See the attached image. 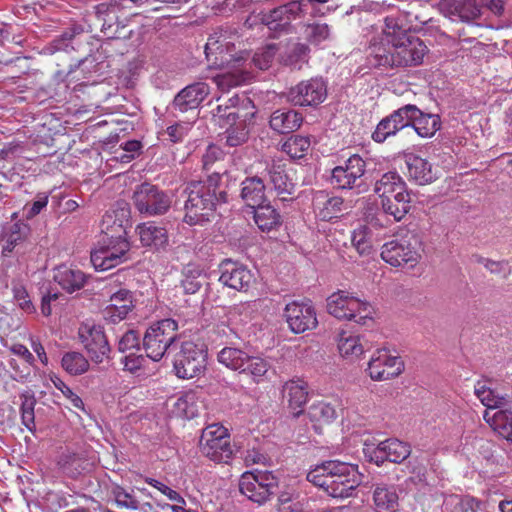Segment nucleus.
<instances>
[{"instance_id": "1", "label": "nucleus", "mask_w": 512, "mask_h": 512, "mask_svg": "<svg viewBox=\"0 0 512 512\" xmlns=\"http://www.w3.org/2000/svg\"><path fill=\"white\" fill-rule=\"evenodd\" d=\"M221 176L213 173L206 180H191L184 184L180 193L183 200V222L190 226L201 225L210 220L217 204L226 203V191H217Z\"/></svg>"}, {"instance_id": "2", "label": "nucleus", "mask_w": 512, "mask_h": 512, "mask_svg": "<svg viewBox=\"0 0 512 512\" xmlns=\"http://www.w3.org/2000/svg\"><path fill=\"white\" fill-rule=\"evenodd\" d=\"M307 480L333 498H347L361 484L362 476L357 466L330 460L310 470Z\"/></svg>"}, {"instance_id": "3", "label": "nucleus", "mask_w": 512, "mask_h": 512, "mask_svg": "<svg viewBox=\"0 0 512 512\" xmlns=\"http://www.w3.org/2000/svg\"><path fill=\"white\" fill-rule=\"evenodd\" d=\"M428 51L420 38L410 37L392 45H369L367 62L371 67L383 69L418 66Z\"/></svg>"}, {"instance_id": "4", "label": "nucleus", "mask_w": 512, "mask_h": 512, "mask_svg": "<svg viewBox=\"0 0 512 512\" xmlns=\"http://www.w3.org/2000/svg\"><path fill=\"white\" fill-rule=\"evenodd\" d=\"M240 37L238 27L233 25L217 27L210 34L205 45V55L209 66L213 68L239 67L246 62L250 56L248 52L234 53Z\"/></svg>"}, {"instance_id": "5", "label": "nucleus", "mask_w": 512, "mask_h": 512, "mask_svg": "<svg viewBox=\"0 0 512 512\" xmlns=\"http://www.w3.org/2000/svg\"><path fill=\"white\" fill-rule=\"evenodd\" d=\"M99 246L91 252V263L98 271L109 270L129 259L130 243L127 234L104 230Z\"/></svg>"}, {"instance_id": "6", "label": "nucleus", "mask_w": 512, "mask_h": 512, "mask_svg": "<svg viewBox=\"0 0 512 512\" xmlns=\"http://www.w3.org/2000/svg\"><path fill=\"white\" fill-rule=\"evenodd\" d=\"M327 310L337 319L353 320L360 325H366L367 321L372 320V306L343 290H338L327 298Z\"/></svg>"}, {"instance_id": "7", "label": "nucleus", "mask_w": 512, "mask_h": 512, "mask_svg": "<svg viewBox=\"0 0 512 512\" xmlns=\"http://www.w3.org/2000/svg\"><path fill=\"white\" fill-rule=\"evenodd\" d=\"M178 323L172 318L162 319L151 325L143 337L147 357L153 361L163 358L177 338Z\"/></svg>"}, {"instance_id": "8", "label": "nucleus", "mask_w": 512, "mask_h": 512, "mask_svg": "<svg viewBox=\"0 0 512 512\" xmlns=\"http://www.w3.org/2000/svg\"><path fill=\"white\" fill-rule=\"evenodd\" d=\"M420 246L418 234L409 232L400 239L385 243L381 249V258L394 267H414L421 257Z\"/></svg>"}, {"instance_id": "9", "label": "nucleus", "mask_w": 512, "mask_h": 512, "mask_svg": "<svg viewBox=\"0 0 512 512\" xmlns=\"http://www.w3.org/2000/svg\"><path fill=\"white\" fill-rule=\"evenodd\" d=\"M199 448L205 457L217 463H228L234 453L228 430L220 424L203 429Z\"/></svg>"}, {"instance_id": "10", "label": "nucleus", "mask_w": 512, "mask_h": 512, "mask_svg": "<svg viewBox=\"0 0 512 512\" xmlns=\"http://www.w3.org/2000/svg\"><path fill=\"white\" fill-rule=\"evenodd\" d=\"M207 351L201 344L184 341L174 355L173 369L178 378L191 379L199 376L206 367Z\"/></svg>"}, {"instance_id": "11", "label": "nucleus", "mask_w": 512, "mask_h": 512, "mask_svg": "<svg viewBox=\"0 0 512 512\" xmlns=\"http://www.w3.org/2000/svg\"><path fill=\"white\" fill-rule=\"evenodd\" d=\"M277 488L278 479L269 471L245 472L239 480L241 494L259 505L267 502Z\"/></svg>"}, {"instance_id": "12", "label": "nucleus", "mask_w": 512, "mask_h": 512, "mask_svg": "<svg viewBox=\"0 0 512 512\" xmlns=\"http://www.w3.org/2000/svg\"><path fill=\"white\" fill-rule=\"evenodd\" d=\"M133 202L138 212L145 216H159L169 211L171 196L156 185L142 183L133 193Z\"/></svg>"}, {"instance_id": "13", "label": "nucleus", "mask_w": 512, "mask_h": 512, "mask_svg": "<svg viewBox=\"0 0 512 512\" xmlns=\"http://www.w3.org/2000/svg\"><path fill=\"white\" fill-rule=\"evenodd\" d=\"M95 16L101 26V32L108 38L130 37L131 32L125 33L129 20L119 1L110 0L98 4L95 7Z\"/></svg>"}, {"instance_id": "14", "label": "nucleus", "mask_w": 512, "mask_h": 512, "mask_svg": "<svg viewBox=\"0 0 512 512\" xmlns=\"http://www.w3.org/2000/svg\"><path fill=\"white\" fill-rule=\"evenodd\" d=\"M78 338L92 362L101 364L110 359L111 346L102 326L82 323L78 329Z\"/></svg>"}, {"instance_id": "15", "label": "nucleus", "mask_w": 512, "mask_h": 512, "mask_svg": "<svg viewBox=\"0 0 512 512\" xmlns=\"http://www.w3.org/2000/svg\"><path fill=\"white\" fill-rule=\"evenodd\" d=\"M327 97V85L321 77L301 81L291 87L286 95L287 101L294 106L315 107Z\"/></svg>"}, {"instance_id": "16", "label": "nucleus", "mask_w": 512, "mask_h": 512, "mask_svg": "<svg viewBox=\"0 0 512 512\" xmlns=\"http://www.w3.org/2000/svg\"><path fill=\"white\" fill-rule=\"evenodd\" d=\"M306 4L304 0H291L269 12L260 14V22L274 32H287L291 21L305 15Z\"/></svg>"}, {"instance_id": "17", "label": "nucleus", "mask_w": 512, "mask_h": 512, "mask_svg": "<svg viewBox=\"0 0 512 512\" xmlns=\"http://www.w3.org/2000/svg\"><path fill=\"white\" fill-rule=\"evenodd\" d=\"M365 171V161L358 154H354L332 169L330 183L337 189L358 188L361 186Z\"/></svg>"}, {"instance_id": "18", "label": "nucleus", "mask_w": 512, "mask_h": 512, "mask_svg": "<svg viewBox=\"0 0 512 512\" xmlns=\"http://www.w3.org/2000/svg\"><path fill=\"white\" fill-rule=\"evenodd\" d=\"M415 109L408 106H401L383 117L376 125L371 134L374 142L382 144L387 139L396 136L400 131L408 128V121L411 119Z\"/></svg>"}, {"instance_id": "19", "label": "nucleus", "mask_w": 512, "mask_h": 512, "mask_svg": "<svg viewBox=\"0 0 512 512\" xmlns=\"http://www.w3.org/2000/svg\"><path fill=\"white\" fill-rule=\"evenodd\" d=\"M283 316L290 330L295 334L316 328V311L310 301H292L285 306Z\"/></svg>"}, {"instance_id": "20", "label": "nucleus", "mask_w": 512, "mask_h": 512, "mask_svg": "<svg viewBox=\"0 0 512 512\" xmlns=\"http://www.w3.org/2000/svg\"><path fill=\"white\" fill-rule=\"evenodd\" d=\"M404 363L399 356L391 355L388 350L380 349L373 353L368 363L371 379L384 381L397 377L402 373Z\"/></svg>"}, {"instance_id": "21", "label": "nucleus", "mask_w": 512, "mask_h": 512, "mask_svg": "<svg viewBox=\"0 0 512 512\" xmlns=\"http://www.w3.org/2000/svg\"><path fill=\"white\" fill-rule=\"evenodd\" d=\"M210 93V87L205 82H195L180 90L171 103L173 112L185 113L196 110Z\"/></svg>"}, {"instance_id": "22", "label": "nucleus", "mask_w": 512, "mask_h": 512, "mask_svg": "<svg viewBox=\"0 0 512 512\" xmlns=\"http://www.w3.org/2000/svg\"><path fill=\"white\" fill-rule=\"evenodd\" d=\"M220 273L219 281L237 291H247L254 281V275L249 269L229 259L220 264Z\"/></svg>"}, {"instance_id": "23", "label": "nucleus", "mask_w": 512, "mask_h": 512, "mask_svg": "<svg viewBox=\"0 0 512 512\" xmlns=\"http://www.w3.org/2000/svg\"><path fill=\"white\" fill-rule=\"evenodd\" d=\"M404 20V18L397 15L386 16L381 36L374 39L370 45H392L401 41H408V38L411 37L408 35L409 32L420 31L419 28L413 27Z\"/></svg>"}, {"instance_id": "24", "label": "nucleus", "mask_w": 512, "mask_h": 512, "mask_svg": "<svg viewBox=\"0 0 512 512\" xmlns=\"http://www.w3.org/2000/svg\"><path fill=\"white\" fill-rule=\"evenodd\" d=\"M264 177L268 179L281 201L293 200L296 185L287 175L284 165L275 162L267 164Z\"/></svg>"}, {"instance_id": "25", "label": "nucleus", "mask_w": 512, "mask_h": 512, "mask_svg": "<svg viewBox=\"0 0 512 512\" xmlns=\"http://www.w3.org/2000/svg\"><path fill=\"white\" fill-rule=\"evenodd\" d=\"M16 216L17 214L13 213L12 220H14ZM29 232V226L23 221L6 222L2 226L0 233V246L2 255L9 256L15 247L27 238Z\"/></svg>"}, {"instance_id": "26", "label": "nucleus", "mask_w": 512, "mask_h": 512, "mask_svg": "<svg viewBox=\"0 0 512 512\" xmlns=\"http://www.w3.org/2000/svg\"><path fill=\"white\" fill-rule=\"evenodd\" d=\"M130 217L131 211L129 204L124 201H119L114 208L108 210L103 216L101 230L127 234V229L131 227Z\"/></svg>"}, {"instance_id": "27", "label": "nucleus", "mask_w": 512, "mask_h": 512, "mask_svg": "<svg viewBox=\"0 0 512 512\" xmlns=\"http://www.w3.org/2000/svg\"><path fill=\"white\" fill-rule=\"evenodd\" d=\"M283 394L288 407L295 417L303 412L309 397V386L303 379H291L283 386Z\"/></svg>"}, {"instance_id": "28", "label": "nucleus", "mask_w": 512, "mask_h": 512, "mask_svg": "<svg viewBox=\"0 0 512 512\" xmlns=\"http://www.w3.org/2000/svg\"><path fill=\"white\" fill-rule=\"evenodd\" d=\"M405 106L415 109L412 112L411 119L408 121V128H412L420 137H432L441 127L439 115L432 113H424L414 104H406Z\"/></svg>"}, {"instance_id": "29", "label": "nucleus", "mask_w": 512, "mask_h": 512, "mask_svg": "<svg viewBox=\"0 0 512 512\" xmlns=\"http://www.w3.org/2000/svg\"><path fill=\"white\" fill-rule=\"evenodd\" d=\"M240 185V198L247 207L253 209L267 202L266 186L262 177H246Z\"/></svg>"}, {"instance_id": "30", "label": "nucleus", "mask_w": 512, "mask_h": 512, "mask_svg": "<svg viewBox=\"0 0 512 512\" xmlns=\"http://www.w3.org/2000/svg\"><path fill=\"white\" fill-rule=\"evenodd\" d=\"M303 123L301 113L292 109H277L269 120L270 128L278 134H289L298 130Z\"/></svg>"}, {"instance_id": "31", "label": "nucleus", "mask_w": 512, "mask_h": 512, "mask_svg": "<svg viewBox=\"0 0 512 512\" xmlns=\"http://www.w3.org/2000/svg\"><path fill=\"white\" fill-rule=\"evenodd\" d=\"M110 301L111 303L103 311L104 319L110 323H117L123 320L133 307L132 294L126 289H121L114 293Z\"/></svg>"}, {"instance_id": "32", "label": "nucleus", "mask_w": 512, "mask_h": 512, "mask_svg": "<svg viewBox=\"0 0 512 512\" xmlns=\"http://www.w3.org/2000/svg\"><path fill=\"white\" fill-rule=\"evenodd\" d=\"M374 192L381 200L409 194L407 185L402 177L394 171H389L375 182Z\"/></svg>"}, {"instance_id": "33", "label": "nucleus", "mask_w": 512, "mask_h": 512, "mask_svg": "<svg viewBox=\"0 0 512 512\" xmlns=\"http://www.w3.org/2000/svg\"><path fill=\"white\" fill-rule=\"evenodd\" d=\"M405 163L409 178L420 185L431 183L437 178L432 164L418 155H406Z\"/></svg>"}, {"instance_id": "34", "label": "nucleus", "mask_w": 512, "mask_h": 512, "mask_svg": "<svg viewBox=\"0 0 512 512\" xmlns=\"http://www.w3.org/2000/svg\"><path fill=\"white\" fill-rule=\"evenodd\" d=\"M140 242L145 247L164 248L168 244V233L164 226L149 221L136 227Z\"/></svg>"}, {"instance_id": "35", "label": "nucleus", "mask_w": 512, "mask_h": 512, "mask_svg": "<svg viewBox=\"0 0 512 512\" xmlns=\"http://www.w3.org/2000/svg\"><path fill=\"white\" fill-rule=\"evenodd\" d=\"M398 494L394 485L376 484L373 490V503L376 512H396Z\"/></svg>"}, {"instance_id": "36", "label": "nucleus", "mask_w": 512, "mask_h": 512, "mask_svg": "<svg viewBox=\"0 0 512 512\" xmlns=\"http://www.w3.org/2000/svg\"><path fill=\"white\" fill-rule=\"evenodd\" d=\"M57 464L61 471L70 478H77L88 469L89 463L82 453L66 450L61 453Z\"/></svg>"}, {"instance_id": "37", "label": "nucleus", "mask_w": 512, "mask_h": 512, "mask_svg": "<svg viewBox=\"0 0 512 512\" xmlns=\"http://www.w3.org/2000/svg\"><path fill=\"white\" fill-rule=\"evenodd\" d=\"M53 278L68 293L81 289L86 282V276L81 270L66 265L59 266Z\"/></svg>"}, {"instance_id": "38", "label": "nucleus", "mask_w": 512, "mask_h": 512, "mask_svg": "<svg viewBox=\"0 0 512 512\" xmlns=\"http://www.w3.org/2000/svg\"><path fill=\"white\" fill-rule=\"evenodd\" d=\"M484 419L494 431L512 443V409H501L493 415L486 411Z\"/></svg>"}, {"instance_id": "39", "label": "nucleus", "mask_w": 512, "mask_h": 512, "mask_svg": "<svg viewBox=\"0 0 512 512\" xmlns=\"http://www.w3.org/2000/svg\"><path fill=\"white\" fill-rule=\"evenodd\" d=\"M252 210L254 213V221L262 231H271L279 227L282 223L280 214L270 203L266 202Z\"/></svg>"}, {"instance_id": "40", "label": "nucleus", "mask_w": 512, "mask_h": 512, "mask_svg": "<svg viewBox=\"0 0 512 512\" xmlns=\"http://www.w3.org/2000/svg\"><path fill=\"white\" fill-rule=\"evenodd\" d=\"M410 194L381 200V208L397 222L401 221L410 210Z\"/></svg>"}, {"instance_id": "41", "label": "nucleus", "mask_w": 512, "mask_h": 512, "mask_svg": "<svg viewBox=\"0 0 512 512\" xmlns=\"http://www.w3.org/2000/svg\"><path fill=\"white\" fill-rule=\"evenodd\" d=\"M217 359L227 368L242 372L246 362L249 361V355L239 348L226 346L218 352Z\"/></svg>"}, {"instance_id": "42", "label": "nucleus", "mask_w": 512, "mask_h": 512, "mask_svg": "<svg viewBox=\"0 0 512 512\" xmlns=\"http://www.w3.org/2000/svg\"><path fill=\"white\" fill-rule=\"evenodd\" d=\"M308 500L295 491H282L278 496L279 512H306Z\"/></svg>"}, {"instance_id": "43", "label": "nucleus", "mask_w": 512, "mask_h": 512, "mask_svg": "<svg viewBox=\"0 0 512 512\" xmlns=\"http://www.w3.org/2000/svg\"><path fill=\"white\" fill-rule=\"evenodd\" d=\"M61 366L68 374L77 376L87 372L90 364L81 352L69 351L62 356Z\"/></svg>"}, {"instance_id": "44", "label": "nucleus", "mask_w": 512, "mask_h": 512, "mask_svg": "<svg viewBox=\"0 0 512 512\" xmlns=\"http://www.w3.org/2000/svg\"><path fill=\"white\" fill-rule=\"evenodd\" d=\"M338 350L342 357L357 358L364 352V346L359 336L348 335L345 331L338 334Z\"/></svg>"}, {"instance_id": "45", "label": "nucleus", "mask_w": 512, "mask_h": 512, "mask_svg": "<svg viewBox=\"0 0 512 512\" xmlns=\"http://www.w3.org/2000/svg\"><path fill=\"white\" fill-rule=\"evenodd\" d=\"M21 399V421L22 424L31 432L35 431V414L34 408L36 398L30 391H26L20 395Z\"/></svg>"}, {"instance_id": "46", "label": "nucleus", "mask_w": 512, "mask_h": 512, "mask_svg": "<svg viewBox=\"0 0 512 512\" xmlns=\"http://www.w3.org/2000/svg\"><path fill=\"white\" fill-rule=\"evenodd\" d=\"M111 497L120 509L138 510L139 501L133 494V490L128 491L120 485H113L110 490Z\"/></svg>"}, {"instance_id": "47", "label": "nucleus", "mask_w": 512, "mask_h": 512, "mask_svg": "<svg viewBox=\"0 0 512 512\" xmlns=\"http://www.w3.org/2000/svg\"><path fill=\"white\" fill-rule=\"evenodd\" d=\"M310 147V139L308 137L295 135L288 138L282 144V151L289 155L292 159H300L305 156Z\"/></svg>"}, {"instance_id": "48", "label": "nucleus", "mask_w": 512, "mask_h": 512, "mask_svg": "<svg viewBox=\"0 0 512 512\" xmlns=\"http://www.w3.org/2000/svg\"><path fill=\"white\" fill-rule=\"evenodd\" d=\"M451 13L463 22L475 20L480 16V8L476 0H456Z\"/></svg>"}, {"instance_id": "49", "label": "nucleus", "mask_w": 512, "mask_h": 512, "mask_svg": "<svg viewBox=\"0 0 512 512\" xmlns=\"http://www.w3.org/2000/svg\"><path fill=\"white\" fill-rule=\"evenodd\" d=\"M387 459L393 463H401L409 457L411 453L410 445L398 439L391 438L384 441Z\"/></svg>"}, {"instance_id": "50", "label": "nucleus", "mask_w": 512, "mask_h": 512, "mask_svg": "<svg viewBox=\"0 0 512 512\" xmlns=\"http://www.w3.org/2000/svg\"><path fill=\"white\" fill-rule=\"evenodd\" d=\"M343 205V198L338 196L327 198L322 203L317 198L318 216L325 221L336 218L343 211Z\"/></svg>"}, {"instance_id": "51", "label": "nucleus", "mask_w": 512, "mask_h": 512, "mask_svg": "<svg viewBox=\"0 0 512 512\" xmlns=\"http://www.w3.org/2000/svg\"><path fill=\"white\" fill-rule=\"evenodd\" d=\"M270 368L271 364L268 360L249 356V361L246 362L242 372L250 374L254 382L260 383L265 380Z\"/></svg>"}, {"instance_id": "52", "label": "nucleus", "mask_w": 512, "mask_h": 512, "mask_svg": "<svg viewBox=\"0 0 512 512\" xmlns=\"http://www.w3.org/2000/svg\"><path fill=\"white\" fill-rule=\"evenodd\" d=\"M306 39L315 45H318L328 39L331 36V28L327 23L312 22L304 25Z\"/></svg>"}, {"instance_id": "53", "label": "nucleus", "mask_w": 512, "mask_h": 512, "mask_svg": "<svg viewBox=\"0 0 512 512\" xmlns=\"http://www.w3.org/2000/svg\"><path fill=\"white\" fill-rule=\"evenodd\" d=\"M201 276L202 270L195 265L189 264L184 268L181 286L186 294H194L201 288Z\"/></svg>"}, {"instance_id": "54", "label": "nucleus", "mask_w": 512, "mask_h": 512, "mask_svg": "<svg viewBox=\"0 0 512 512\" xmlns=\"http://www.w3.org/2000/svg\"><path fill=\"white\" fill-rule=\"evenodd\" d=\"M12 294L14 303L25 313L33 314L36 308L27 292L26 287L19 281H12Z\"/></svg>"}, {"instance_id": "55", "label": "nucleus", "mask_w": 512, "mask_h": 512, "mask_svg": "<svg viewBox=\"0 0 512 512\" xmlns=\"http://www.w3.org/2000/svg\"><path fill=\"white\" fill-rule=\"evenodd\" d=\"M250 78V73L244 70L227 72L215 77L216 84L222 91L237 87L245 83Z\"/></svg>"}, {"instance_id": "56", "label": "nucleus", "mask_w": 512, "mask_h": 512, "mask_svg": "<svg viewBox=\"0 0 512 512\" xmlns=\"http://www.w3.org/2000/svg\"><path fill=\"white\" fill-rule=\"evenodd\" d=\"M479 400L488 409H512L511 397L507 394H499L492 389L485 391Z\"/></svg>"}, {"instance_id": "57", "label": "nucleus", "mask_w": 512, "mask_h": 512, "mask_svg": "<svg viewBox=\"0 0 512 512\" xmlns=\"http://www.w3.org/2000/svg\"><path fill=\"white\" fill-rule=\"evenodd\" d=\"M309 416L312 421L330 423L336 418V410L331 404L320 401L311 405Z\"/></svg>"}, {"instance_id": "58", "label": "nucleus", "mask_w": 512, "mask_h": 512, "mask_svg": "<svg viewBox=\"0 0 512 512\" xmlns=\"http://www.w3.org/2000/svg\"><path fill=\"white\" fill-rule=\"evenodd\" d=\"M309 51L310 49L306 44L295 43L288 49L286 55L283 56V62L285 63V65L294 68H300L299 63L305 62L307 60Z\"/></svg>"}, {"instance_id": "59", "label": "nucleus", "mask_w": 512, "mask_h": 512, "mask_svg": "<svg viewBox=\"0 0 512 512\" xmlns=\"http://www.w3.org/2000/svg\"><path fill=\"white\" fill-rule=\"evenodd\" d=\"M277 53V47L275 44L266 45L260 49H258L252 59L251 62L260 70L268 69Z\"/></svg>"}, {"instance_id": "60", "label": "nucleus", "mask_w": 512, "mask_h": 512, "mask_svg": "<svg viewBox=\"0 0 512 512\" xmlns=\"http://www.w3.org/2000/svg\"><path fill=\"white\" fill-rule=\"evenodd\" d=\"M54 386L61 391L63 396L67 398L71 404L80 410L84 411V403L80 396L72 391V389L59 377L52 378Z\"/></svg>"}, {"instance_id": "61", "label": "nucleus", "mask_w": 512, "mask_h": 512, "mask_svg": "<svg viewBox=\"0 0 512 512\" xmlns=\"http://www.w3.org/2000/svg\"><path fill=\"white\" fill-rule=\"evenodd\" d=\"M365 456L377 465H381L387 459L386 448L384 446V441L380 442L378 445H365L363 449Z\"/></svg>"}, {"instance_id": "62", "label": "nucleus", "mask_w": 512, "mask_h": 512, "mask_svg": "<svg viewBox=\"0 0 512 512\" xmlns=\"http://www.w3.org/2000/svg\"><path fill=\"white\" fill-rule=\"evenodd\" d=\"M226 144L236 147L245 143L248 139V132L243 126H235L226 130Z\"/></svg>"}, {"instance_id": "63", "label": "nucleus", "mask_w": 512, "mask_h": 512, "mask_svg": "<svg viewBox=\"0 0 512 512\" xmlns=\"http://www.w3.org/2000/svg\"><path fill=\"white\" fill-rule=\"evenodd\" d=\"M140 338L136 331L127 330L118 341L119 352H126L133 348L139 349Z\"/></svg>"}, {"instance_id": "64", "label": "nucleus", "mask_w": 512, "mask_h": 512, "mask_svg": "<svg viewBox=\"0 0 512 512\" xmlns=\"http://www.w3.org/2000/svg\"><path fill=\"white\" fill-rule=\"evenodd\" d=\"M190 129V122H180L167 127L166 133L172 143H177L184 139Z\"/></svg>"}]
</instances>
